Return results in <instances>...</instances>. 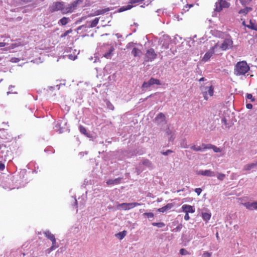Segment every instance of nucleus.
I'll use <instances>...</instances> for the list:
<instances>
[{
	"instance_id": "1",
	"label": "nucleus",
	"mask_w": 257,
	"mask_h": 257,
	"mask_svg": "<svg viewBox=\"0 0 257 257\" xmlns=\"http://www.w3.org/2000/svg\"><path fill=\"white\" fill-rule=\"evenodd\" d=\"M250 67L246 61L238 62L234 68V74L237 76H244L249 71Z\"/></svg>"
},
{
	"instance_id": "2",
	"label": "nucleus",
	"mask_w": 257,
	"mask_h": 257,
	"mask_svg": "<svg viewBox=\"0 0 257 257\" xmlns=\"http://www.w3.org/2000/svg\"><path fill=\"white\" fill-rule=\"evenodd\" d=\"M200 90L204 99L206 100H208L210 97L213 95L214 88L209 82L205 83L204 85L201 86Z\"/></svg>"
},
{
	"instance_id": "3",
	"label": "nucleus",
	"mask_w": 257,
	"mask_h": 257,
	"mask_svg": "<svg viewBox=\"0 0 257 257\" xmlns=\"http://www.w3.org/2000/svg\"><path fill=\"white\" fill-rule=\"evenodd\" d=\"M67 120L61 118L55 122L54 129L59 133H62L67 129Z\"/></svg>"
},
{
	"instance_id": "4",
	"label": "nucleus",
	"mask_w": 257,
	"mask_h": 257,
	"mask_svg": "<svg viewBox=\"0 0 257 257\" xmlns=\"http://www.w3.org/2000/svg\"><path fill=\"white\" fill-rule=\"evenodd\" d=\"M64 7V3L63 2H56L53 3L48 8L50 13H54L55 12L61 11L63 14V9Z\"/></svg>"
},
{
	"instance_id": "5",
	"label": "nucleus",
	"mask_w": 257,
	"mask_h": 257,
	"mask_svg": "<svg viewBox=\"0 0 257 257\" xmlns=\"http://www.w3.org/2000/svg\"><path fill=\"white\" fill-rule=\"evenodd\" d=\"M80 2V1H74L70 4L65 5L64 3V7L63 11V14H66L72 13L77 7V4Z\"/></svg>"
},
{
	"instance_id": "6",
	"label": "nucleus",
	"mask_w": 257,
	"mask_h": 257,
	"mask_svg": "<svg viewBox=\"0 0 257 257\" xmlns=\"http://www.w3.org/2000/svg\"><path fill=\"white\" fill-rule=\"evenodd\" d=\"M141 204L137 202L135 203H123L118 204L117 206L118 209H122L123 210H130L134 208V207L140 205Z\"/></svg>"
},
{
	"instance_id": "7",
	"label": "nucleus",
	"mask_w": 257,
	"mask_h": 257,
	"mask_svg": "<svg viewBox=\"0 0 257 257\" xmlns=\"http://www.w3.org/2000/svg\"><path fill=\"white\" fill-rule=\"evenodd\" d=\"M156 57L157 54L155 53L154 50L151 48L148 50L146 53L145 61L152 62L156 58Z\"/></svg>"
},
{
	"instance_id": "8",
	"label": "nucleus",
	"mask_w": 257,
	"mask_h": 257,
	"mask_svg": "<svg viewBox=\"0 0 257 257\" xmlns=\"http://www.w3.org/2000/svg\"><path fill=\"white\" fill-rule=\"evenodd\" d=\"M233 41L230 39H225L220 45L218 44V47L221 49L223 51H226L232 48Z\"/></svg>"
},
{
	"instance_id": "9",
	"label": "nucleus",
	"mask_w": 257,
	"mask_h": 257,
	"mask_svg": "<svg viewBox=\"0 0 257 257\" xmlns=\"http://www.w3.org/2000/svg\"><path fill=\"white\" fill-rule=\"evenodd\" d=\"M218 47V44H216L212 47L204 55L202 59V61L206 62L208 61L214 53L215 49Z\"/></svg>"
},
{
	"instance_id": "10",
	"label": "nucleus",
	"mask_w": 257,
	"mask_h": 257,
	"mask_svg": "<svg viewBox=\"0 0 257 257\" xmlns=\"http://www.w3.org/2000/svg\"><path fill=\"white\" fill-rule=\"evenodd\" d=\"M154 84H156L157 85H160L161 83L160 80L157 79L151 78L148 81L144 82L142 85V87L143 89H147Z\"/></svg>"
},
{
	"instance_id": "11",
	"label": "nucleus",
	"mask_w": 257,
	"mask_h": 257,
	"mask_svg": "<svg viewBox=\"0 0 257 257\" xmlns=\"http://www.w3.org/2000/svg\"><path fill=\"white\" fill-rule=\"evenodd\" d=\"M99 20V19L98 18H96L91 22H87L85 25H82V26L78 27L77 28V30L78 31L79 30H81L83 28H90L95 27L98 23Z\"/></svg>"
},
{
	"instance_id": "12",
	"label": "nucleus",
	"mask_w": 257,
	"mask_h": 257,
	"mask_svg": "<svg viewBox=\"0 0 257 257\" xmlns=\"http://www.w3.org/2000/svg\"><path fill=\"white\" fill-rule=\"evenodd\" d=\"M230 4L225 0H220L218 2L216 3L215 10L217 12L221 11L223 8H228Z\"/></svg>"
},
{
	"instance_id": "13",
	"label": "nucleus",
	"mask_w": 257,
	"mask_h": 257,
	"mask_svg": "<svg viewBox=\"0 0 257 257\" xmlns=\"http://www.w3.org/2000/svg\"><path fill=\"white\" fill-rule=\"evenodd\" d=\"M104 47L107 52L104 53L103 56L107 59H110L113 55L112 52L114 50V49L112 46L108 44L105 45Z\"/></svg>"
},
{
	"instance_id": "14",
	"label": "nucleus",
	"mask_w": 257,
	"mask_h": 257,
	"mask_svg": "<svg viewBox=\"0 0 257 257\" xmlns=\"http://www.w3.org/2000/svg\"><path fill=\"white\" fill-rule=\"evenodd\" d=\"M156 123L158 125H163L166 123L165 116L163 113H159L155 119Z\"/></svg>"
},
{
	"instance_id": "15",
	"label": "nucleus",
	"mask_w": 257,
	"mask_h": 257,
	"mask_svg": "<svg viewBox=\"0 0 257 257\" xmlns=\"http://www.w3.org/2000/svg\"><path fill=\"white\" fill-rule=\"evenodd\" d=\"M196 174L207 177H214L215 176L214 172L211 170H199L196 172Z\"/></svg>"
},
{
	"instance_id": "16",
	"label": "nucleus",
	"mask_w": 257,
	"mask_h": 257,
	"mask_svg": "<svg viewBox=\"0 0 257 257\" xmlns=\"http://www.w3.org/2000/svg\"><path fill=\"white\" fill-rule=\"evenodd\" d=\"M243 205L245 208L250 210H257V201L254 202H246L243 203Z\"/></svg>"
},
{
	"instance_id": "17",
	"label": "nucleus",
	"mask_w": 257,
	"mask_h": 257,
	"mask_svg": "<svg viewBox=\"0 0 257 257\" xmlns=\"http://www.w3.org/2000/svg\"><path fill=\"white\" fill-rule=\"evenodd\" d=\"M181 209L182 210V211L185 212V213H193L195 211V209L194 206L187 204L183 205L181 207Z\"/></svg>"
},
{
	"instance_id": "18",
	"label": "nucleus",
	"mask_w": 257,
	"mask_h": 257,
	"mask_svg": "<svg viewBox=\"0 0 257 257\" xmlns=\"http://www.w3.org/2000/svg\"><path fill=\"white\" fill-rule=\"evenodd\" d=\"M202 146H204V149H212L214 152L216 153H219L221 152L222 150L220 148H218L215 146H214L211 144H202Z\"/></svg>"
},
{
	"instance_id": "19",
	"label": "nucleus",
	"mask_w": 257,
	"mask_h": 257,
	"mask_svg": "<svg viewBox=\"0 0 257 257\" xmlns=\"http://www.w3.org/2000/svg\"><path fill=\"white\" fill-rule=\"evenodd\" d=\"M257 169V163H253L245 165L243 170L244 171H255Z\"/></svg>"
},
{
	"instance_id": "20",
	"label": "nucleus",
	"mask_w": 257,
	"mask_h": 257,
	"mask_svg": "<svg viewBox=\"0 0 257 257\" xmlns=\"http://www.w3.org/2000/svg\"><path fill=\"white\" fill-rule=\"evenodd\" d=\"M173 207V204L168 203L165 206H164L162 208H159L158 209V211H159L160 212L164 213L165 212H166L167 210L171 209Z\"/></svg>"
},
{
	"instance_id": "21",
	"label": "nucleus",
	"mask_w": 257,
	"mask_h": 257,
	"mask_svg": "<svg viewBox=\"0 0 257 257\" xmlns=\"http://www.w3.org/2000/svg\"><path fill=\"white\" fill-rule=\"evenodd\" d=\"M121 179V178H117L115 179H109L106 181V184L108 185H117L120 183Z\"/></svg>"
},
{
	"instance_id": "22",
	"label": "nucleus",
	"mask_w": 257,
	"mask_h": 257,
	"mask_svg": "<svg viewBox=\"0 0 257 257\" xmlns=\"http://www.w3.org/2000/svg\"><path fill=\"white\" fill-rule=\"evenodd\" d=\"M132 54L134 57H141L142 55V52L137 48H134L132 50Z\"/></svg>"
},
{
	"instance_id": "23",
	"label": "nucleus",
	"mask_w": 257,
	"mask_h": 257,
	"mask_svg": "<svg viewBox=\"0 0 257 257\" xmlns=\"http://www.w3.org/2000/svg\"><path fill=\"white\" fill-rule=\"evenodd\" d=\"M43 233L44 234L46 237H47L48 239H50V240H52V239H53L55 238L54 235L51 232L48 230H46L43 232Z\"/></svg>"
},
{
	"instance_id": "24",
	"label": "nucleus",
	"mask_w": 257,
	"mask_h": 257,
	"mask_svg": "<svg viewBox=\"0 0 257 257\" xmlns=\"http://www.w3.org/2000/svg\"><path fill=\"white\" fill-rule=\"evenodd\" d=\"M133 7V6L132 5H130V4H129L128 5H127L126 6H123L121 7L119 9L118 12H124L125 11L130 10Z\"/></svg>"
},
{
	"instance_id": "25",
	"label": "nucleus",
	"mask_w": 257,
	"mask_h": 257,
	"mask_svg": "<svg viewBox=\"0 0 257 257\" xmlns=\"http://www.w3.org/2000/svg\"><path fill=\"white\" fill-rule=\"evenodd\" d=\"M204 146H196V145L192 146L190 148L191 150L195 151H204L206 149H204Z\"/></svg>"
},
{
	"instance_id": "26",
	"label": "nucleus",
	"mask_w": 257,
	"mask_h": 257,
	"mask_svg": "<svg viewBox=\"0 0 257 257\" xmlns=\"http://www.w3.org/2000/svg\"><path fill=\"white\" fill-rule=\"evenodd\" d=\"M211 214L210 212H204L202 213V217L204 220L207 221L211 217Z\"/></svg>"
},
{
	"instance_id": "27",
	"label": "nucleus",
	"mask_w": 257,
	"mask_h": 257,
	"mask_svg": "<svg viewBox=\"0 0 257 257\" xmlns=\"http://www.w3.org/2000/svg\"><path fill=\"white\" fill-rule=\"evenodd\" d=\"M69 21L70 20L68 18L63 17L59 21L58 24L64 26L66 25Z\"/></svg>"
},
{
	"instance_id": "28",
	"label": "nucleus",
	"mask_w": 257,
	"mask_h": 257,
	"mask_svg": "<svg viewBox=\"0 0 257 257\" xmlns=\"http://www.w3.org/2000/svg\"><path fill=\"white\" fill-rule=\"evenodd\" d=\"M251 8H249V7H246L243 9L240 10L238 13H239V14H242L243 15H245L247 13H248L250 11H251Z\"/></svg>"
},
{
	"instance_id": "29",
	"label": "nucleus",
	"mask_w": 257,
	"mask_h": 257,
	"mask_svg": "<svg viewBox=\"0 0 257 257\" xmlns=\"http://www.w3.org/2000/svg\"><path fill=\"white\" fill-rule=\"evenodd\" d=\"M116 235L118 238L119 239H122L126 235V231H123L120 232L118 233Z\"/></svg>"
},
{
	"instance_id": "30",
	"label": "nucleus",
	"mask_w": 257,
	"mask_h": 257,
	"mask_svg": "<svg viewBox=\"0 0 257 257\" xmlns=\"http://www.w3.org/2000/svg\"><path fill=\"white\" fill-rule=\"evenodd\" d=\"M142 163L144 165L148 167H152V163L148 160H144L143 161Z\"/></svg>"
},
{
	"instance_id": "31",
	"label": "nucleus",
	"mask_w": 257,
	"mask_h": 257,
	"mask_svg": "<svg viewBox=\"0 0 257 257\" xmlns=\"http://www.w3.org/2000/svg\"><path fill=\"white\" fill-rule=\"evenodd\" d=\"M152 225L154 226H157L159 228H162L164 226H165V224L163 222H153L152 223Z\"/></svg>"
},
{
	"instance_id": "32",
	"label": "nucleus",
	"mask_w": 257,
	"mask_h": 257,
	"mask_svg": "<svg viewBox=\"0 0 257 257\" xmlns=\"http://www.w3.org/2000/svg\"><path fill=\"white\" fill-rule=\"evenodd\" d=\"M79 130H80V132H81V133H82V134H84V135L88 136L87 133L86 132V130L84 126L80 125L79 126Z\"/></svg>"
},
{
	"instance_id": "33",
	"label": "nucleus",
	"mask_w": 257,
	"mask_h": 257,
	"mask_svg": "<svg viewBox=\"0 0 257 257\" xmlns=\"http://www.w3.org/2000/svg\"><path fill=\"white\" fill-rule=\"evenodd\" d=\"M145 0H130L129 4L132 5L133 4L141 3L144 2Z\"/></svg>"
},
{
	"instance_id": "34",
	"label": "nucleus",
	"mask_w": 257,
	"mask_h": 257,
	"mask_svg": "<svg viewBox=\"0 0 257 257\" xmlns=\"http://www.w3.org/2000/svg\"><path fill=\"white\" fill-rule=\"evenodd\" d=\"M52 241V246L54 247L55 248H57L59 247V245L56 242V238L51 240Z\"/></svg>"
},
{
	"instance_id": "35",
	"label": "nucleus",
	"mask_w": 257,
	"mask_h": 257,
	"mask_svg": "<svg viewBox=\"0 0 257 257\" xmlns=\"http://www.w3.org/2000/svg\"><path fill=\"white\" fill-rule=\"evenodd\" d=\"M246 97L248 99H250L251 102H254L255 101L254 98L252 96V95L250 93H247Z\"/></svg>"
},
{
	"instance_id": "36",
	"label": "nucleus",
	"mask_w": 257,
	"mask_h": 257,
	"mask_svg": "<svg viewBox=\"0 0 257 257\" xmlns=\"http://www.w3.org/2000/svg\"><path fill=\"white\" fill-rule=\"evenodd\" d=\"M225 175L224 174L217 173V178L220 180H223L225 178Z\"/></svg>"
},
{
	"instance_id": "37",
	"label": "nucleus",
	"mask_w": 257,
	"mask_h": 257,
	"mask_svg": "<svg viewBox=\"0 0 257 257\" xmlns=\"http://www.w3.org/2000/svg\"><path fill=\"white\" fill-rule=\"evenodd\" d=\"M181 147L183 148H188V146L187 144V143L185 140H183L181 143Z\"/></svg>"
},
{
	"instance_id": "38",
	"label": "nucleus",
	"mask_w": 257,
	"mask_h": 257,
	"mask_svg": "<svg viewBox=\"0 0 257 257\" xmlns=\"http://www.w3.org/2000/svg\"><path fill=\"white\" fill-rule=\"evenodd\" d=\"M72 32V29L68 30L65 32L61 36V37H66L68 34L71 33Z\"/></svg>"
},
{
	"instance_id": "39",
	"label": "nucleus",
	"mask_w": 257,
	"mask_h": 257,
	"mask_svg": "<svg viewBox=\"0 0 257 257\" xmlns=\"http://www.w3.org/2000/svg\"><path fill=\"white\" fill-rule=\"evenodd\" d=\"M251 1L252 0H239L240 3L244 6L249 4Z\"/></svg>"
},
{
	"instance_id": "40",
	"label": "nucleus",
	"mask_w": 257,
	"mask_h": 257,
	"mask_svg": "<svg viewBox=\"0 0 257 257\" xmlns=\"http://www.w3.org/2000/svg\"><path fill=\"white\" fill-rule=\"evenodd\" d=\"M144 215L146 216L148 218H153L154 215L153 213L151 212H146L144 214Z\"/></svg>"
},
{
	"instance_id": "41",
	"label": "nucleus",
	"mask_w": 257,
	"mask_h": 257,
	"mask_svg": "<svg viewBox=\"0 0 257 257\" xmlns=\"http://www.w3.org/2000/svg\"><path fill=\"white\" fill-rule=\"evenodd\" d=\"M106 105H107V107L109 109L113 110L114 106H113V105L110 102H109V101L107 102H106Z\"/></svg>"
},
{
	"instance_id": "42",
	"label": "nucleus",
	"mask_w": 257,
	"mask_h": 257,
	"mask_svg": "<svg viewBox=\"0 0 257 257\" xmlns=\"http://www.w3.org/2000/svg\"><path fill=\"white\" fill-rule=\"evenodd\" d=\"M55 249L56 248H55L54 247H53V246H51L50 248H49L46 250V253L47 254H49V253H50V252L51 251L55 250Z\"/></svg>"
},
{
	"instance_id": "43",
	"label": "nucleus",
	"mask_w": 257,
	"mask_h": 257,
	"mask_svg": "<svg viewBox=\"0 0 257 257\" xmlns=\"http://www.w3.org/2000/svg\"><path fill=\"white\" fill-rule=\"evenodd\" d=\"M211 252H208L206 251L203 253L202 257H211Z\"/></svg>"
},
{
	"instance_id": "44",
	"label": "nucleus",
	"mask_w": 257,
	"mask_h": 257,
	"mask_svg": "<svg viewBox=\"0 0 257 257\" xmlns=\"http://www.w3.org/2000/svg\"><path fill=\"white\" fill-rule=\"evenodd\" d=\"M187 251L184 248H182L180 250V253L182 255L187 254Z\"/></svg>"
},
{
	"instance_id": "45",
	"label": "nucleus",
	"mask_w": 257,
	"mask_h": 257,
	"mask_svg": "<svg viewBox=\"0 0 257 257\" xmlns=\"http://www.w3.org/2000/svg\"><path fill=\"white\" fill-rule=\"evenodd\" d=\"M251 26L249 27L251 29L257 31V25H254L252 24L251 21H250Z\"/></svg>"
},
{
	"instance_id": "46",
	"label": "nucleus",
	"mask_w": 257,
	"mask_h": 257,
	"mask_svg": "<svg viewBox=\"0 0 257 257\" xmlns=\"http://www.w3.org/2000/svg\"><path fill=\"white\" fill-rule=\"evenodd\" d=\"M89 59L90 60H93L94 59L93 63H96V62H97V61L98 60H99V58L97 57V56H94V58L92 57H91Z\"/></svg>"
},
{
	"instance_id": "47",
	"label": "nucleus",
	"mask_w": 257,
	"mask_h": 257,
	"mask_svg": "<svg viewBox=\"0 0 257 257\" xmlns=\"http://www.w3.org/2000/svg\"><path fill=\"white\" fill-rule=\"evenodd\" d=\"M195 192L198 195H199L202 192V189L200 188H196L195 189Z\"/></svg>"
},
{
	"instance_id": "48",
	"label": "nucleus",
	"mask_w": 257,
	"mask_h": 257,
	"mask_svg": "<svg viewBox=\"0 0 257 257\" xmlns=\"http://www.w3.org/2000/svg\"><path fill=\"white\" fill-rule=\"evenodd\" d=\"M49 151H50L52 154L54 153V150L51 148H48L45 150V152H48Z\"/></svg>"
},
{
	"instance_id": "49",
	"label": "nucleus",
	"mask_w": 257,
	"mask_h": 257,
	"mask_svg": "<svg viewBox=\"0 0 257 257\" xmlns=\"http://www.w3.org/2000/svg\"><path fill=\"white\" fill-rule=\"evenodd\" d=\"M172 153V151L170 150H168L166 152H164L162 153V154L165 155V156H167L169 154Z\"/></svg>"
},
{
	"instance_id": "50",
	"label": "nucleus",
	"mask_w": 257,
	"mask_h": 257,
	"mask_svg": "<svg viewBox=\"0 0 257 257\" xmlns=\"http://www.w3.org/2000/svg\"><path fill=\"white\" fill-rule=\"evenodd\" d=\"M68 57L69 59L74 60L77 58V56L76 55H72V54L69 55Z\"/></svg>"
},
{
	"instance_id": "51",
	"label": "nucleus",
	"mask_w": 257,
	"mask_h": 257,
	"mask_svg": "<svg viewBox=\"0 0 257 257\" xmlns=\"http://www.w3.org/2000/svg\"><path fill=\"white\" fill-rule=\"evenodd\" d=\"M62 85V84H57L55 86L53 87V86H51L50 88V89H55V88H57L58 90H59L60 89V86Z\"/></svg>"
},
{
	"instance_id": "52",
	"label": "nucleus",
	"mask_w": 257,
	"mask_h": 257,
	"mask_svg": "<svg viewBox=\"0 0 257 257\" xmlns=\"http://www.w3.org/2000/svg\"><path fill=\"white\" fill-rule=\"evenodd\" d=\"M246 107L247 109H251L252 108V105L251 103H247L246 104Z\"/></svg>"
},
{
	"instance_id": "53",
	"label": "nucleus",
	"mask_w": 257,
	"mask_h": 257,
	"mask_svg": "<svg viewBox=\"0 0 257 257\" xmlns=\"http://www.w3.org/2000/svg\"><path fill=\"white\" fill-rule=\"evenodd\" d=\"M189 219H190V217L189 215V213H186L184 216V219L187 221V220H188Z\"/></svg>"
},
{
	"instance_id": "54",
	"label": "nucleus",
	"mask_w": 257,
	"mask_h": 257,
	"mask_svg": "<svg viewBox=\"0 0 257 257\" xmlns=\"http://www.w3.org/2000/svg\"><path fill=\"white\" fill-rule=\"evenodd\" d=\"M5 168V165L3 163H0V171L4 170Z\"/></svg>"
},
{
	"instance_id": "55",
	"label": "nucleus",
	"mask_w": 257,
	"mask_h": 257,
	"mask_svg": "<svg viewBox=\"0 0 257 257\" xmlns=\"http://www.w3.org/2000/svg\"><path fill=\"white\" fill-rule=\"evenodd\" d=\"M103 13V10H99L96 12V13L95 14V15H98L100 14H102Z\"/></svg>"
},
{
	"instance_id": "56",
	"label": "nucleus",
	"mask_w": 257,
	"mask_h": 257,
	"mask_svg": "<svg viewBox=\"0 0 257 257\" xmlns=\"http://www.w3.org/2000/svg\"><path fill=\"white\" fill-rule=\"evenodd\" d=\"M182 228V226L181 225H179L178 226H177L175 228V229L176 230V231H180L181 230Z\"/></svg>"
},
{
	"instance_id": "57",
	"label": "nucleus",
	"mask_w": 257,
	"mask_h": 257,
	"mask_svg": "<svg viewBox=\"0 0 257 257\" xmlns=\"http://www.w3.org/2000/svg\"><path fill=\"white\" fill-rule=\"evenodd\" d=\"M33 0H22V1L25 4H27L28 3H30L33 2Z\"/></svg>"
},
{
	"instance_id": "58",
	"label": "nucleus",
	"mask_w": 257,
	"mask_h": 257,
	"mask_svg": "<svg viewBox=\"0 0 257 257\" xmlns=\"http://www.w3.org/2000/svg\"><path fill=\"white\" fill-rule=\"evenodd\" d=\"M6 45V43L0 42V48L1 47H5Z\"/></svg>"
},
{
	"instance_id": "59",
	"label": "nucleus",
	"mask_w": 257,
	"mask_h": 257,
	"mask_svg": "<svg viewBox=\"0 0 257 257\" xmlns=\"http://www.w3.org/2000/svg\"><path fill=\"white\" fill-rule=\"evenodd\" d=\"M168 45H169L168 43H167L166 44H163V46H164L165 49L168 48Z\"/></svg>"
},
{
	"instance_id": "60",
	"label": "nucleus",
	"mask_w": 257,
	"mask_h": 257,
	"mask_svg": "<svg viewBox=\"0 0 257 257\" xmlns=\"http://www.w3.org/2000/svg\"><path fill=\"white\" fill-rule=\"evenodd\" d=\"M166 133L168 134V135H170L171 134V132L170 131V130L168 128V130L167 131V132Z\"/></svg>"
},
{
	"instance_id": "61",
	"label": "nucleus",
	"mask_w": 257,
	"mask_h": 257,
	"mask_svg": "<svg viewBox=\"0 0 257 257\" xmlns=\"http://www.w3.org/2000/svg\"><path fill=\"white\" fill-rule=\"evenodd\" d=\"M14 59H15V61H13V62H17L19 61V59L18 58H14Z\"/></svg>"
},
{
	"instance_id": "62",
	"label": "nucleus",
	"mask_w": 257,
	"mask_h": 257,
	"mask_svg": "<svg viewBox=\"0 0 257 257\" xmlns=\"http://www.w3.org/2000/svg\"><path fill=\"white\" fill-rule=\"evenodd\" d=\"M204 77H202L200 79H199V81L201 82V81H204Z\"/></svg>"
},
{
	"instance_id": "63",
	"label": "nucleus",
	"mask_w": 257,
	"mask_h": 257,
	"mask_svg": "<svg viewBox=\"0 0 257 257\" xmlns=\"http://www.w3.org/2000/svg\"><path fill=\"white\" fill-rule=\"evenodd\" d=\"M174 137H173V136H171L170 137V138L169 140H170V141H172V140H174Z\"/></svg>"
},
{
	"instance_id": "64",
	"label": "nucleus",
	"mask_w": 257,
	"mask_h": 257,
	"mask_svg": "<svg viewBox=\"0 0 257 257\" xmlns=\"http://www.w3.org/2000/svg\"><path fill=\"white\" fill-rule=\"evenodd\" d=\"M4 188L5 189H10V190H11V189H14V188H11V187H8V188H7V187H4Z\"/></svg>"
}]
</instances>
